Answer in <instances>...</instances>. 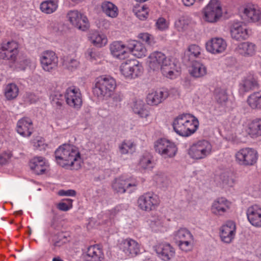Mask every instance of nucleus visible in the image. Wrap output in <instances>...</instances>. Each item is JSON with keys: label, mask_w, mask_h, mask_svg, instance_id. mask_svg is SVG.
Masks as SVG:
<instances>
[{"label": "nucleus", "mask_w": 261, "mask_h": 261, "mask_svg": "<svg viewBox=\"0 0 261 261\" xmlns=\"http://www.w3.org/2000/svg\"><path fill=\"white\" fill-rule=\"evenodd\" d=\"M57 163L60 166L70 169H77L80 167L81 154L77 147L73 145L64 144L55 152Z\"/></svg>", "instance_id": "f257e3e1"}, {"label": "nucleus", "mask_w": 261, "mask_h": 261, "mask_svg": "<svg viewBox=\"0 0 261 261\" xmlns=\"http://www.w3.org/2000/svg\"><path fill=\"white\" fill-rule=\"evenodd\" d=\"M149 66L154 71L161 70L163 75L172 79L175 77L178 72L177 62L167 58L161 51H155L149 56Z\"/></svg>", "instance_id": "f03ea898"}, {"label": "nucleus", "mask_w": 261, "mask_h": 261, "mask_svg": "<svg viewBox=\"0 0 261 261\" xmlns=\"http://www.w3.org/2000/svg\"><path fill=\"white\" fill-rule=\"evenodd\" d=\"M172 125L173 129L177 134L182 137H188L196 131L199 122L193 115L184 113L175 118Z\"/></svg>", "instance_id": "7ed1b4c3"}, {"label": "nucleus", "mask_w": 261, "mask_h": 261, "mask_svg": "<svg viewBox=\"0 0 261 261\" xmlns=\"http://www.w3.org/2000/svg\"><path fill=\"white\" fill-rule=\"evenodd\" d=\"M116 87L115 79L109 76H101L95 80L93 92L100 99L110 97Z\"/></svg>", "instance_id": "20e7f679"}, {"label": "nucleus", "mask_w": 261, "mask_h": 261, "mask_svg": "<svg viewBox=\"0 0 261 261\" xmlns=\"http://www.w3.org/2000/svg\"><path fill=\"white\" fill-rule=\"evenodd\" d=\"M155 151L164 158H171L175 155L177 148L175 144L166 138H161L154 143Z\"/></svg>", "instance_id": "39448f33"}, {"label": "nucleus", "mask_w": 261, "mask_h": 261, "mask_svg": "<svg viewBox=\"0 0 261 261\" xmlns=\"http://www.w3.org/2000/svg\"><path fill=\"white\" fill-rule=\"evenodd\" d=\"M212 151V145L206 140H201L193 144L188 150V154L191 158L196 160L202 159L210 155Z\"/></svg>", "instance_id": "423d86ee"}, {"label": "nucleus", "mask_w": 261, "mask_h": 261, "mask_svg": "<svg viewBox=\"0 0 261 261\" xmlns=\"http://www.w3.org/2000/svg\"><path fill=\"white\" fill-rule=\"evenodd\" d=\"M121 74L126 79H135L141 75L143 68L136 60H127L123 62L120 67Z\"/></svg>", "instance_id": "0eeeda50"}, {"label": "nucleus", "mask_w": 261, "mask_h": 261, "mask_svg": "<svg viewBox=\"0 0 261 261\" xmlns=\"http://www.w3.org/2000/svg\"><path fill=\"white\" fill-rule=\"evenodd\" d=\"M138 184L137 180L133 177L125 178L122 176L116 178L112 186L115 192L123 194L127 191L129 193L132 192L136 189Z\"/></svg>", "instance_id": "6e6552de"}, {"label": "nucleus", "mask_w": 261, "mask_h": 261, "mask_svg": "<svg viewBox=\"0 0 261 261\" xmlns=\"http://www.w3.org/2000/svg\"><path fill=\"white\" fill-rule=\"evenodd\" d=\"M204 19L209 22H217L222 16V10L219 1L211 0L203 9Z\"/></svg>", "instance_id": "1a4fd4ad"}, {"label": "nucleus", "mask_w": 261, "mask_h": 261, "mask_svg": "<svg viewBox=\"0 0 261 261\" xmlns=\"http://www.w3.org/2000/svg\"><path fill=\"white\" fill-rule=\"evenodd\" d=\"M137 202L141 210L150 212L156 208L160 204V200L155 194L147 192L139 197Z\"/></svg>", "instance_id": "9d476101"}, {"label": "nucleus", "mask_w": 261, "mask_h": 261, "mask_svg": "<svg viewBox=\"0 0 261 261\" xmlns=\"http://www.w3.org/2000/svg\"><path fill=\"white\" fill-rule=\"evenodd\" d=\"M236 159L239 164L243 166H252L257 161V151L251 148H245L240 149L236 154Z\"/></svg>", "instance_id": "9b49d317"}, {"label": "nucleus", "mask_w": 261, "mask_h": 261, "mask_svg": "<svg viewBox=\"0 0 261 261\" xmlns=\"http://www.w3.org/2000/svg\"><path fill=\"white\" fill-rule=\"evenodd\" d=\"M64 98L67 104L75 109H79L82 105V96L79 88L74 86L68 88L64 93Z\"/></svg>", "instance_id": "f8f14e48"}, {"label": "nucleus", "mask_w": 261, "mask_h": 261, "mask_svg": "<svg viewBox=\"0 0 261 261\" xmlns=\"http://www.w3.org/2000/svg\"><path fill=\"white\" fill-rule=\"evenodd\" d=\"M67 17L72 25L80 30L85 31L89 27L87 17L77 10H71L68 12Z\"/></svg>", "instance_id": "ddd939ff"}, {"label": "nucleus", "mask_w": 261, "mask_h": 261, "mask_svg": "<svg viewBox=\"0 0 261 261\" xmlns=\"http://www.w3.org/2000/svg\"><path fill=\"white\" fill-rule=\"evenodd\" d=\"M18 44L15 41L3 43L0 48V58L11 62H14L18 54Z\"/></svg>", "instance_id": "4468645a"}, {"label": "nucleus", "mask_w": 261, "mask_h": 261, "mask_svg": "<svg viewBox=\"0 0 261 261\" xmlns=\"http://www.w3.org/2000/svg\"><path fill=\"white\" fill-rule=\"evenodd\" d=\"M42 69L47 72H51L55 70L58 64V58L53 51L43 52L40 58Z\"/></svg>", "instance_id": "2eb2a0df"}, {"label": "nucleus", "mask_w": 261, "mask_h": 261, "mask_svg": "<svg viewBox=\"0 0 261 261\" xmlns=\"http://www.w3.org/2000/svg\"><path fill=\"white\" fill-rule=\"evenodd\" d=\"M206 50L214 55L221 54L227 47L226 41L222 38H212L205 43Z\"/></svg>", "instance_id": "dca6fc26"}, {"label": "nucleus", "mask_w": 261, "mask_h": 261, "mask_svg": "<svg viewBox=\"0 0 261 261\" xmlns=\"http://www.w3.org/2000/svg\"><path fill=\"white\" fill-rule=\"evenodd\" d=\"M236 233V226L232 221H228L222 225L220 229V237L222 242L230 243L234 238Z\"/></svg>", "instance_id": "f3484780"}, {"label": "nucleus", "mask_w": 261, "mask_h": 261, "mask_svg": "<svg viewBox=\"0 0 261 261\" xmlns=\"http://www.w3.org/2000/svg\"><path fill=\"white\" fill-rule=\"evenodd\" d=\"M119 248L126 255L133 257L140 252V245L135 240L127 238L123 240L119 244Z\"/></svg>", "instance_id": "a211bd4d"}, {"label": "nucleus", "mask_w": 261, "mask_h": 261, "mask_svg": "<svg viewBox=\"0 0 261 261\" xmlns=\"http://www.w3.org/2000/svg\"><path fill=\"white\" fill-rule=\"evenodd\" d=\"M230 33L232 38L237 40H245L248 36V30L246 25L241 21H233L231 22Z\"/></svg>", "instance_id": "6ab92c4d"}, {"label": "nucleus", "mask_w": 261, "mask_h": 261, "mask_svg": "<svg viewBox=\"0 0 261 261\" xmlns=\"http://www.w3.org/2000/svg\"><path fill=\"white\" fill-rule=\"evenodd\" d=\"M247 219L254 226L261 227V207L256 204L249 207L247 210Z\"/></svg>", "instance_id": "aec40b11"}, {"label": "nucleus", "mask_w": 261, "mask_h": 261, "mask_svg": "<svg viewBox=\"0 0 261 261\" xmlns=\"http://www.w3.org/2000/svg\"><path fill=\"white\" fill-rule=\"evenodd\" d=\"M155 251L159 256L164 261H168L175 254L174 248L168 243H161L155 246Z\"/></svg>", "instance_id": "412c9836"}, {"label": "nucleus", "mask_w": 261, "mask_h": 261, "mask_svg": "<svg viewBox=\"0 0 261 261\" xmlns=\"http://www.w3.org/2000/svg\"><path fill=\"white\" fill-rule=\"evenodd\" d=\"M244 17L249 22L261 24V10L256 6H247L244 10Z\"/></svg>", "instance_id": "4be33fe9"}, {"label": "nucleus", "mask_w": 261, "mask_h": 261, "mask_svg": "<svg viewBox=\"0 0 261 261\" xmlns=\"http://www.w3.org/2000/svg\"><path fill=\"white\" fill-rule=\"evenodd\" d=\"M33 123L28 117L19 119L16 126V131L23 137H30L33 133Z\"/></svg>", "instance_id": "5701e85b"}, {"label": "nucleus", "mask_w": 261, "mask_h": 261, "mask_svg": "<svg viewBox=\"0 0 261 261\" xmlns=\"http://www.w3.org/2000/svg\"><path fill=\"white\" fill-rule=\"evenodd\" d=\"M231 202L223 197L215 200L212 205V212L216 215H222L230 207Z\"/></svg>", "instance_id": "b1692460"}, {"label": "nucleus", "mask_w": 261, "mask_h": 261, "mask_svg": "<svg viewBox=\"0 0 261 261\" xmlns=\"http://www.w3.org/2000/svg\"><path fill=\"white\" fill-rule=\"evenodd\" d=\"M85 258L86 261H102L104 258L102 248L97 244L89 246Z\"/></svg>", "instance_id": "393cba45"}, {"label": "nucleus", "mask_w": 261, "mask_h": 261, "mask_svg": "<svg viewBox=\"0 0 261 261\" xmlns=\"http://www.w3.org/2000/svg\"><path fill=\"white\" fill-rule=\"evenodd\" d=\"M168 95V92L165 89L153 91L148 94L146 101L149 105L156 106L164 101Z\"/></svg>", "instance_id": "a878e982"}, {"label": "nucleus", "mask_w": 261, "mask_h": 261, "mask_svg": "<svg viewBox=\"0 0 261 261\" xmlns=\"http://www.w3.org/2000/svg\"><path fill=\"white\" fill-rule=\"evenodd\" d=\"M127 48L128 53H131L137 58H142L146 56L147 50L144 45L136 40H130L127 42Z\"/></svg>", "instance_id": "bb28decb"}, {"label": "nucleus", "mask_w": 261, "mask_h": 261, "mask_svg": "<svg viewBox=\"0 0 261 261\" xmlns=\"http://www.w3.org/2000/svg\"><path fill=\"white\" fill-rule=\"evenodd\" d=\"M110 50L112 55L119 59H124L128 55L127 44L125 45L120 41H115L111 44Z\"/></svg>", "instance_id": "cd10ccee"}, {"label": "nucleus", "mask_w": 261, "mask_h": 261, "mask_svg": "<svg viewBox=\"0 0 261 261\" xmlns=\"http://www.w3.org/2000/svg\"><path fill=\"white\" fill-rule=\"evenodd\" d=\"M31 169L38 175L42 174L46 170V164L44 158L42 156L34 158L30 163Z\"/></svg>", "instance_id": "c85d7f7f"}, {"label": "nucleus", "mask_w": 261, "mask_h": 261, "mask_svg": "<svg viewBox=\"0 0 261 261\" xmlns=\"http://www.w3.org/2000/svg\"><path fill=\"white\" fill-rule=\"evenodd\" d=\"M191 76L195 78H200L204 76L207 73V69L202 63L198 62H193L189 69Z\"/></svg>", "instance_id": "c756f323"}, {"label": "nucleus", "mask_w": 261, "mask_h": 261, "mask_svg": "<svg viewBox=\"0 0 261 261\" xmlns=\"http://www.w3.org/2000/svg\"><path fill=\"white\" fill-rule=\"evenodd\" d=\"M134 112L138 115L140 117L145 119L146 123L151 122L152 118L150 116L149 111L144 108L142 101H137L135 103L133 108Z\"/></svg>", "instance_id": "7c9ffc66"}, {"label": "nucleus", "mask_w": 261, "mask_h": 261, "mask_svg": "<svg viewBox=\"0 0 261 261\" xmlns=\"http://www.w3.org/2000/svg\"><path fill=\"white\" fill-rule=\"evenodd\" d=\"M236 49L239 54L243 56H252L255 54V45L252 43L245 42L239 44Z\"/></svg>", "instance_id": "2f4dec72"}, {"label": "nucleus", "mask_w": 261, "mask_h": 261, "mask_svg": "<svg viewBox=\"0 0 261 261\" xmlns=\"http://www.w3.org/2000/svg\"><path fill=\"white\" fill-rule=\"evenodd\" d=\"M101 8L102 12L109 17L114 18L118 15L117 7L110 2L105 1L102 2Z\"/></svg>", "instance_id": "473e14b6"}, {"label": "nucleus", "mask_w": 261, "mask_h": 261, "mask_svg": "<svg viewBox=\"0 0 261 261\" xmlns=\"http://www.w3.org/2000/svg\"><path fill=\"white\" fill-rule=\"evenodd\" d=\"M247 132L252 138L261 136V119L256 118L249 123Z\"/></svg>", "instance_id": "72a5a7b5"}, {"label": "nucleus", "mask_w": 261, "mask_h": 261, "mask_svg": "<svg viewBox=\"0 0 261 261\" xmlns=\"http://www.w3.org/2000/svg\"><path fill=\"white\" fill-rule=\"evenodd\" d=\"M58 8V2L56 0H46L42 2L40 5L42 12L46 14L54 13Z\"/></svg>", "instance_id": "f704fd0d"}, {"label": "nucleus", "mask_w": 261, "mask_h": 261, "mask_svg": "<svg viewBox=\"0 0 261 261\" xmlns=\"http://www.w3.org/2000/svg\"><path fill=\"white\" fill-rule=\"evenodd\" d=\"M139 165L143 169L150 170L154 167L155 163L152 155L149 152H145L140 158Z\"/></svg>", "instance_id": "c9c22d12"}, {"label": "nucleus", "mask_w": 261, "mask_h": 261, "mask_svg": "<svg viewBox=\"0 0 261 261\" xmlns=\"http://www.w3.org/2000/svg\"><path fill=\"white\" fill-rule=\"evenodd\" d=\"M89 39L91 43L97 47H101L107 43L106 37L96 31L93 32L90 34Z\"/></svg>", "instance_id": "e433bc0d"}, {"label": "nucleus", "mask_w": 261, "mask_h": 261, "mask_svg": "<svg viewBox=\"0 0 261 261\" xmlns=\"http://www.w3.org/2000/svg\"><path fill=\"white\" fill-rule=\"evenodd\" d=\"M249 106L253 109H261V91L251 94L248 98Z\"/></svg>", "instance_id": "4c0bfd02"}, {"label": "nucleus", "mask_w": 261, "mask_h": 261, "mask_svg": "<svg viewBox=\"0 0 261 261\" xmlns=\"http://www.w3.org/2000/svg\"><path fill=\"white\" fill-rule=\"evenodd\" d=\"M257 81L253 77H249L245 79L240 85V90L244 92H248L258 87Z\"/></svg>", "instance_id": "58836bf2"}, {"label": "nucleus", "mask_w": 261, "mask_h": 261, "mask_svg": "<svg viewBox=\"0 0 261 261\" xmlns=\"http://www.w3.org/2000/svg\"><path fill=\"white\" fill-rule=\"evenodd\" d=\"M18 93L19 89L15 84H9L5 88V95L8 100H12L15 98L17 96Z\"/></svg>", "instance_id": "ea45409f"}, {"label": "nucleus", "mask_w": 261, "mask_h": 261, "mask_svg": "<svg viewBox=\"0 0 261 261\" xmlns=\"http://www.w3.org/2000/svg\"><path fill=\"white\" fill-rule=\"evenodd\" d=\"M174 239L176 243L180 241H184L188 239H191L193 236L191 232L185 228H180L174 233Z\"/></svg>", "instance_id": "a19ab883"}, {"label": "nucleus", "mask_w": 261, "mask_h": 261, "mask_svg": "<svg viewBox=\"0 0 261 261\" xmlns=\"http://www.w3.org/2000/svg\"><path fill=\"white\" fill-rule=\"evenodd\" d=\"M215 99L217 105H221V111L224 109V106H226L228 97L226 92L224 90L217 89L215 91Z\"/></svg>", "instance_id": "79ce46f5"}, {"label": "nucleus", "mask_w": 261, "mask_h": 261, "mask_svg": "<svg viewBox=\"0 0 261 261\" xmlns=\"http://www.w3.org/2000/svg\"><path fill=\"white\" fill-rule=\"evenodd\" d=\"M80 65V62L71 57L67 56L63 58V66L70 71L75 70Z\"/></svg>", "instance_id": "37998d69"}, {"label": "nucleus", "mask_w": 261, "mask_h": 261, "mask_svg": "<svg viewBox=\"0 0 261 261\" xmlns=\"http://www.w3.org/2000/svg\"><path fill=\"white\" fill-rule=\"evenodd\" d=\"M201 54V48L196 44H192L188 47V50L185 53V59L189 56L188 60H192L193 58H198Z\"/></svg>", "instance_id": "c03bdc74"}, {"label": "nucleus", "mask_w": 261, "mask_h": 261, "mask_svg": "<svg viewBox=\"0 0 261 261\" xmlns=\"http://www.w3.org/2000/svg\"><path fill=\"white\" fill-rule=\"evenodd\" d=\"M64 95L59 92H55L50 97V99L52 105L57 108L61 107L64 102Z\"/></svg>", "instance_id": "a18cd8bd"}, {"label": "nucleus", "mask_w": 261, "mask_h": 261, "mask_svg": "<svg viewBox=\"0 0 261 261\" xmlns=\"http://www.w3.org/2000/svg\"><path fill=\"white\" fill-rule=\"evenodd\" d=\"M138 37L150 47L154 46L156 43L154 36L148 33H140Z\"/></svg>", "instance_id": "49530a36"}, {"label": "nucleus", "mask_w": 261, "mask_h": 261, "mask_svg": "<svg viewBox=\"0 0 261 261\" xmlns=\"http://www.w3.org/2000/svg\"><path fill=\"white\" fill-rule=\"evenodd\" d=\"M148 222L153 231H160L163 227L162 221L159 217H152L148 221Z\"/></svg>", "instance_id": "de8ad7c7"}, {"label": "nucleus", "mask_w": 261, "mask_h": 261, "mask_svg": "<svg viewBox=\"0 0 261 261\" xmlns=\"http://www.w3.org/2000/svg\"><path fill=\"white\" fill-rule=\"evenodd\" d=\"M194 238H191V239H188L184 241H180L177 242V244L181 250L184 251H188L192 247Z\"/></svg>", "instance_id": "09e8293b"}, {"label": "nucleus", "mask_w": 261, "mask_h": 261, "mask_svg": "<svg viewBox=\"0 0 261 261\" xmlns=\"http://www.w3.org/2000/svg\"><path fill=\"white\" fill-rule=\"evenodd\" d=\"M73 200L70 198H67L63 200V202H60L57 205L59 210L62 211H67L72 207Z\"/></svg>", "instance_id": "8fccbe9b"}, {"label": "nucleus", "mask_w": 261, "mask_h": 261, "mask_svg": "<svg viewBox=\"0 0 261 261\" xmlns=\"http://www.w3.org/2000/svg\"><path fill=\"white\" fill-rule=\"evenodd\" d=\"M148 8L144 5L141 7L135 12L136 16L141 20H146L148 15Z\"/></svg>", "instance_id": "3c124183"}, {"label": "nucleus", "mask_w": 261, "mask_h": 261, "mask_svg": "<svg viewBox=\"0 0 261 261\" xmlns=\"http://www.w3.org/2000/svg\"><path fill=\"white\" fill-rule=\"evenodd\" d=\"M134 144L130 141H124L119 146L120 151L122 154H126L132 150L133 148Z\"/></svg>", "instance_id": "603ef678"}, {"label": "nucleus", "mask_w": 261, "mask_h": 261, "mask_svg": "<svg viewBox=\"0 0 261 261\" xmlns=\"http://www.w3.org/2000/svg\"><path fill=\"white\" fill-rule=\"evenodd\" d=\"M47 146V145L45 143L43 138H40L35 140L34 142V147L35 149L40 151L44 150Z\"/></svg>", "instance_id": "864d4df0"}, {"label": "nucleus", "mask_w": 261, "mask_h": 261, "mask_svg": "<svg viewBox=\"0 0 261 261\" xmlns=\"http://www.w3.org/2000/svg\"><path fill=\"white\" fill-rule=\"evenodd\" d=\"M155 25L159 30L164 31L168 29L169 24L165 18L160 17L157 20Z\"/></svg>", "instance_id": "5fc2aeb1"}, {"label": "nucleus", "mask_w": 261, "mask_h": 261, "mask_svg": "<svg viewBox=\"0 0 261 261\" xmlns=\"http://www.w3.org/2000/svg\"><path fill=\"white\" fill-rule=\"evenodd\" d=\"M175 27L177 30L179 32L184 31L186 28L188 23L184 17H180L175 22Z\"/></svg>", "instance_id": "6e6d98bb"}, {"label": "nucleus", "mask_w": 261, "mask_h": 261, "mask_svg": "<svg viewBox=\"0 0 261 261\" xmlns=\"http://www.w3.org/2000/svg\"><path fill=\"white\" fill-rule=\"evenodd\" d=\"M123 95L120 92L115 93L112 96L113 105L117 106L123 99Z\"/></svg>", "instance_id": "4d7b16f0"}, {"label": "nucleus", "mask_w": 261, "mask_h": 261, "mask_svg": "<svg viewBox=\"0 0 261 261\" xmlns=\"http://www.w3.org/2000/svg\"><path fill=\"white\" fill-rule=\"evenodd\" d=\"M20 68L24 70L27 67L35 66V63L29 59H25L20 61Z\"/></svg>", "instance_id": "13d9d810"}, {"label": "nucleus", "mask_w": 261, "mask_h": 261, "mask_svg": "<svg viewBox=\"0 0 261 261\" xmlns=\"http://www.w3.org/2000/svg\"><path fill=\"white\" fill-rule=\"evenodd\" d=\"M11 155L8 153H3L0 154V165H5L8 163L9 159L11 158Z\"/></svg>", "instance_id": "bf43d9fd"}, {"label": "nucleus", "mask_w": 261, "mask_h": 261, "mask_svg": "<svg viewBox=\"0 0 261 261\" xmlns=\"http://www.w3.org/2000/svg\"><path fill=\"white\" fill-rule=\"evenodd\" d=\"M59 195L60 196H74L76 195L75 191L73 190H60L59 191Z\"/></svg>", "instance_id": "052dcab7"}, {"label": "nucleus", "mask_w": 261, "mask_h": 261, "mask_svg": "<svg viewBox=\"0 0 261 261\" xmlns=\"http://www.w3.org/2000/svg\"><path fill=\"white\" fill-rule=\"evenodd\" d=\"M221 106V105H217V103H216L214 109V115L217 116L220 115L225 111L226 106L225 105L224 106V109L220 111Z\"/></svg>", "instance_id": "680f3d73"}, {"label": "nucleus", "mask_w": 261, "mask_h": 261, "mask_svg": "<svg viewBox=\"0 0 261 261\" xmlns=\"http://www.w3.org/2000/svg\"><path fill=\"white\" fill-rule=\"evenodd\" d=\"M221 178L222 180V182L224 185H230V181L231 180V179L229 178L227 175L223 174L221 175Z\"/></svg>", "instance_id": "e2e57ef3"}, {"label": "nucleus", "mask_w": 261, "mask_h": 261, "mask_svg": "<svg viewBox=\"0 0 261 261\" xmlns=\"http://www.w3.org/2000/svg\"><path fill=\"white\" fill-rule=\"evenodd\" d=\"M182 2L185 6L189 7L192 6L195 1V0H182Z\"/></svg>", "instance_id": "0e129e2a"}, {"label": "nucleus", "mask_w": 261, "mask_h": 261, "mask_svg": "<svg viewBox=\"0 0 261 261\" xmlns=\"http://www.w3.org/2000/svg\"><path fill=\"white\" fill-rule=\"evenodd\" d=\"M87 57L89 58L90 59H92L95 58V54L93 51L92 49H89L87 51Z\"/></svg>", "instance_id": "69168bd1"}, {"label": "nucleus", "mask_w": 261, "mask_h": 261, "mask_svg": "<svg viewBox=\"0 0 261 261\" xmlns=\"http://www.w3.org/2000/svg\"><path fill=\"white\" fill-rule=\"evenodd\" d=\"M64 243V241L59 239L58 240L55 241L54 242L53 245L55 247H60L62 246Z\"/></svg>", "instance_id": "338daca9"}, {"label": "nucleus", "mask_w": 261, "mask_h": 261, "mask_svg": "<svg viewBox=\"0 0 261 261\" xmlns=\"http://www.w3.org/2000/svg\"><path fill=\"white\" fill-rule=\"evenodd\" d=\"M103 25L105 27V28H109L110 25V22L107 20H103Z\"/></svg>", "instance_id": "774afa93"}]
</instances>
